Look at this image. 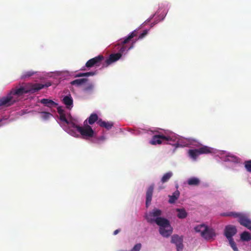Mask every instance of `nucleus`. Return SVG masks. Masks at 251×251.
I'll return each mask as SVG.
<instances>
[{"label": "nucleus", "mask_w": 251, "mask_h": 251, "mask_svg": "<svg viewBox=\"0 0 251 251\" xmlns=\"http://www.w3.org/2000/svg\"><path fill=\"white\" fill-rule=\"evenodd\" d=\"M45 87L41 83L28 84L25 86H16L12 88L7 95L0 99V106H10L18 101L23 95L34 93Z\"/></svg>", "instance_id": "1"}, {"label": "nucleus", "mask_w": 251, "mask_h": 251, "mask_svg": "<svg viewBox=\"0 0 251 251\" xmlns=\"http://www.w3.org/2000/svg\"><path fill=\"white\" fill-rule=\"evenodd\" d=\"M63 102L68 109H71L73 107V100L71 96H65L63 99Z\"/></svg>", "instance_id": "16"}, {"label": "nucleus", "mask_w": 251, "mask_h": 251, "mask_svg": "<svg viewBox=\"0 0 251 251\" xmlns=\"http://www.w3.org/2000/svg\"><path fill=\"white\" fill-rule=\"evenodd\" d=\"M41 114L42 118L44 120H47L52 116V115L48 112H42Z\"/></svg>", "instance_id": "29"}, {"label": "nucleus", "mask_w": 251, "mask_h": 251, "mask_svg": "<svg viewBox=\"0 0 251 251\" xmlns=\"http://www.w3.org/2000/svg\"><path fill=\"white\" fill-rule=\"evenodd\" d=\"M205 227L206 226L203 224L198 225L194 227V230L196 232H201V234L204 231Z\"/></svg>", "instance_id": "27"}, {"label": "nucleus", "mask_w": 251, "mask_h": 251, "mask_svg": "<svg viewBox=\"0 0 251 251\" xmlns=\"http://www.w3.org/2000/svg\"><path fill=\"white\" fill-rule=\"evenodd\" d=\"M148 34V30H144L143 32L139 36L138 39L143 38Z\"/></svg>", "instance_id": "34"}, {"label": "nucleus", "mask_w": 251, "mask_h": 251, "mask_svg": "<svg viewBox=\"0 0 251 251\" xmlns=\"http://www.w3.org/2000/svg\"><path fill=\"white\" fill-rule=\"evenodd\" d=\"M211 148L207 146H203L198 149L189 150L188 153L192 158L196 159L200 154L211 153Z\"/></svg>", "instance_id": "6"}, {"label": "nucleus", "mask_w": 251, "mask_h": 251, "mask_svg": "<svg viewBox=\"0 0 251 251\" xmlns=\"http://www.w3.org/2000/svg\"><path fill=\"white\" fill-rule=\"evenodd\" d=\"M59 119L60 120V121L61 122H64L65 124H67V125H70L72 127V125H71V124L72 123H70L68 120L67 119L66 117V115H65V114H62V115H59Z\"/></svg>", "instance_id": "28"}, {"label": "nucleus", "mask_w": 251, "mask_h": 251, "mask_svg": "<svg viewBox=\"0 0 251 251\" xmlns=\"http://www.w3.org/2000/svg\"><path fill=\"white\" fill-rule=\"evenodd\" d=\"M173 176V173L172 172H169L163 176L161 179V181L162 183L167 182Z\"/></svg>", "instance_id": "23"}, {"label": "nucleus", "mask_w": 251, "mask_h": 251, "mask_svg": "<svg viewBox=\"0 0 251 251\" xmlns=\"http://www.w3.org/2000/svg\"><path fill=\"white\" fill-rule=\"evenodd\" d=\"M95 74H96V73L93 72H89L85 73V76H92V75H95Z\"/></svg>", "instance_id": "36"}, {"label": "nucleus", "mask_w": 251, "mask_h": 251, "mask_svg": "<svg viewBox=\"0 0 251 251\" xmlns=\"http://www.w3.org/2000/svg\"><path fill=\"white\" fill-rule=\"evenodd\" d=\"M164 188H165V186H159V187H158V189H159V190H162V189H164Z\"/></svg>", "instance_id": "39"}, {"label": "nucleus", "mask_w": 251, "mask_h": 251, "mask_svg": "<svg viewBox=\"0 0 251 251\" xmlns=\"http://www.w3.org/2000/svg\"><path fill=\"white\" fill-rule=\"evenodd\" d=\"M49 86H50V84L46 85L47 87H48Z\"/></svg>", "instance_id": "40"}, {"label": "nucleus", "mask_w": 251, "mask_h": 251, "mask_svg": "<svg viewBox=\"0 0 251 251\" xmlns=\"http://www.w3.org/2000/svg\"><path fill=\"white\" fill-rule=\"evenodd\" d=\"M137 35V32L136 30H134L130 33L128 36L126 37L123 40H121L119 44L122 46L121 48H123L124 46L126 47V51H128L133 48L134 44L135 43V41L132 42L131 45L130 46L127 45L128 43H129V42L133 37H136Z\"/></svg>", "instance_id": "7"}, {"label": "nucleus", "mask_w": 251, "mask_h": 251, "mask_svg": "<svg viewBox=\"0 0 251 251\" xmlns=\"http://www.w3.org/2000/svg\"><path fill=\"white\" fill-rule=\"evenodd\" d=\"M150 143L152 145L161 144H170L176 145V140L170 136H165L163 134L154 135L150 141Z\"/></svg>", "instance_id": "3"}, {"label": "nucleus", "mask_w": 251, "mask_h": 251, "mask_svg": "<svg viewBox=\"0 0 251 251\" xmlns=\"http://www.w3.org/2000/svg\"><path fill=\"white\" fill-rule=\"evenodd\" d=\"M94 89V85L92 83H88L85 86L83 91L85 92H91Z\"/></svg>", "instance_id": "26"}, {"label": "nucleus", "mask_w": 251, "mask_h": 251, "mask_svg": "<svg viewBox=\"0 0 251 251\" xmlns=\"http://www.w3.org/2000/svg\"><path fill=\"white\" fill-rule=\"evenodd\" d=\"M120 229H116V230H115L114 231L113 234L114 235H116L117 234H118L120 232Z\"/></svg>", "instance_id": "38"}, {"label": "nucleus", "mask_w": 251, "mask_h": 251, "mask_svg": "<svg viewBox=\"0 0 251 251\" xmlns=\"http://www.w3.org/2000/svg\"><path fill=\"white\" fill-rule=\"evenodd\" d=\"M179 194V192L178 190H176L172 196H169V202L171 204L175 203L176 201L178 199Z\"/></svg>", "instance_id": "19"}, {"label": "nucleus", "mask_w": 251, "mask_h": 251, "mask_svg": "<svg viewBox=\"0 0 251 251\" xmlns=\"http://www.w3.org/2000/svg\"><path fill=\"white\" fill-rule=\"evenodd\" d=\"M88 81L87 78L76 79L71 82L72 85L80 86Z\"/></svg>", "instance_id": "21"}, {"label": "nucleus", "mask_w": 251, "mask_h": 251, "mask_svg": "<svg viewBox=\"0 0 251 251\" xmlns=\"http://www.w3.org/2000/svg\"><path fill=\"white\" fill-rule=\"evenodd\" d=\"M245 167L248 172L251 173V160L245 162Z\"/></svg>", "instance_id": "31"}, {"label": "nucleus", "mask_w": 251, "mask_h": 251, "mask_svg": "<svg viewBox=\"0 0 251 251\" xmlns=\"http://www.w3.org/2000/svg\"><path fill=\"white\" fill-rule=\"evenodd\" d=\"M57 112L59 115H62L65 114L64 109L60 106H59L57 108Z\"/></svg>", "instance_id": "35"}, {"label": "nucleus", "mask_w": 251, "mask_h": 251, "mask_svg": "<svg viewBox=\"0 0 251 251\" xmlns=\"http://www.w3.org/2000/svg\"><path fill=\"white\" fill-rule=\"evenodd\" d=\"M82 76H85V73H78V74H76V75L75 76V77H82Z\"/></svg>", "instance_id": "37"}, {"label": "nucleus", "mask_w": 251, "mask_h": 251, "mask_svg": "<svg viewBox=\"0 0 251 251\" xmlns=\"http://www.w3.org/2000/svg\"><path fill=\"white\" fill-rule=\"evenodd\" d=\"M162 211L157 208H154L151 212L146 215V219L148 222L152 223L155 222L156 218H161L160 216Z\"/></svg>", "instance_id": "8"}, {"label": "nucleus", "mask_w": 251, "mask_h": 251, "mask_svg": "<svg viewBox=\"0 0 251 251\" xmlns=\"http://www.w3.org/2000/svg\"><path fill=\"white\" fill-rule=\"evenodd\" d=\"M159 226V233L164 237H169L173 232V227L169 221L165 218H156L155 222Z\"/></svg>", "instance_id": "2"}, {"label": "nucleus", "mask_w": 251, "mask_h": 251, "mask_svg": "<svg viewBox=\"0 0 251 251\" xmlns=\"http://www.w3.org/2000/svg\"><path fill=\"white\" fill-rule=\"evenodd\" d=\"M229 244L231 247L234 251H238V248L236 247V243L233 240V239H231L228 240Z\"/></svg>", "instance_id": "32"}, {"label": "nucleus", "mask_w": 251, "mask_h": 251, "mask_svg": "<svg viewBox=\"0 0 251 251\" xmlns=\"http://www.w3.org/2000/svg\"><path fill=\"white\" fill-rule=\"evenodd\" d=\"M103 60L104 56L102 55H99L95 57L89 59L86 63L85 66L87 68H91L94 66L99 67Z\"/></svg>", "instance_id": "9"}, {"label": "nucleus", "mask_w": 251, "mask_h": 251, "mask_svg": "<svg viewBox=\"0 0 251 251\" xmlns=\"http://www.w3.org/2000/svg\"><path fill=\"white\" fill-rule=\"evenodd\" d=\"M176 211L177 212V217L179 219H184L186 218L188 215L187 212L184 208H176Z\"/></svg>", "instance_id": "18"}, {"label": "nucleus", "mask_w": 251, "mask_h": 251, "mask_svg": "<svg viewBox=\"0 0 251 251\" xmlns=\"http://www.w3.org/2000/svg\"><path fill=\"white\" fill-rule=\"evenodd\" d=\"M200 183V179L195 177H191L187 180V184L190 186H198Z\"/></svg>", "instance_id": "20"}, {"label": "nucleus", "mask_w": 251, "mask_h": 251, "mask_svg": "<svg viewBox=\"0 0 251 251\" xmlns=\"http://www.w3.org/2000/svg\"><path fill=\"white\" fill-rule=\"evenodd\" d=\"M99 120V119L98 115L96 113H93L91 114L89 117L88 118V123L90 125H93L96 121L98 122Z\"/></svg>", "instance_id": "22"}, {"label": "nucleus", "mask_w": 251, "mask_h": 251, "mask_svg": "<svg viewBox=\"0 0 251 251\" xmlns=\"http://www.w3.org/2000/svg\"><path fill=\"white\" fill-rule=\"evenodd\" d=\"M126 50V47H124L121 48L119 51L116 53L111 54L108 58L106 59L105 61L104 64H103V67H107L111 64L118 60L122 55V54Z\"/></svg>", "instance_id": "5"}, {"label": "nucleus", "mask_w": 251, "mask_h": 251, "mask_svg": "<svg viewBox=\"0 0 251 251\" xmlns=\"http://www.w3.org/2000/svg\"><path fill=\"white\" fill-rule=\"evenodd\" d=\"M238 218V222L241 225L251 230V220L247 215L240 213Z\"/></svg>", "instance_id": "10"}, {"label": "nucleus", "mask_w": 251, "mask_h": 251, "mask_svg": "<svg viewBox=\"0 0 251 251\" xmlns=\"http://www.w3.org/2000/svg\"><path fill=\"white\" fill-rule=\"evenodd\" d=\"M216 235L213 229L206 226L204 231L201 233V236L206 240H210Z\"/></svg>", "instance_id": "13"}, {"label": "nucleus", "mask_w": 251, "mask_h": 251, "mask_svg": "<svg viewBox=\"0 0 251 251\" xmlns=\"http://www.w3.org/2000/svg\"><path fill=\"white\" fill-rule=\"evenodd\" d=\"M154 189V185L152 184L150 186V187L147 189L146 192V206L148 207V205L151 203V201L152 200V196L153 194V191Z\"/></svg>", "instance_id": "14"}, {"label": "nucleus", "mask_w": 251, "mask_h": 251, "mask_svg": "<svg viewBox=\"0 0 251 251\" xmlns=\"http://www.w3.org/2000/svg\"><path fill=\"white\" fill-rule=\"evenodd\" d=\"M97 124L102 127H104L105 129L109 130L113 126V123L111 122H105L100 119L97 122Z\"/></svg>", "instance_id": "15"}, {"label": "nucleus", "mask_w": 251, "mask_h": 251, "mask_svg": "<svg viewBox=\"0 0 251 251\" xmlns=\"http://www.w3.org/2000/svg\"><path fill=\"white\" fill-rule=\"evenodd\" d=\"M240 213L236 212H227L221 214L222 216L224 217H233L234 218H238Z\"/></svg>", "instance_id": "24"}, {"label": "nucleus", "mask_w": 251, "mask_h": 251, "mask_svg": "<svg viewBox=\"0 0 251 251\" xmlns=\"http://www.w3.org/2000/svg\"><path fill=\"white\" fill-rule=\"evenodd\" d=\"M141 248V244L140 243L136 244L130 251H139Z\"/></svg>", "instance_id": "33"}, {"label": "nucleus", "mask_w": 251, "mask_h": 251, "mask_svg": "<svg viewBox=\"0 0 251 251\" xmlns=\"http://www.w3.org/2000/svg\"><path fill=\"white\" fill-rule=\"evenodd\" d=\"M237 229L233 225H228L226 226L225 229V235L229 239H233L232 237L236 233Z\"/></svg>", "instance_id": "12"}, {"label": "nucleus", "mask_w": 251, "mask_h": 251, "mask_svg": "<svg viewBox=\"0 0 251 251\" xmlns=\"http://www.w3.org/2000/svg\"><path fill=\"white\" fill-rule=\"evenodd\" d=\"M34 74V72L32 71H28L25 72L21 76L22 79L29 77Z\"/></svg>", "instance_id": "30"}, {"label": "nucleus", "mask_w": 251, "mask_h": 251, "mask_svg": "<svg viewBox=\"0 0 251 251\" xmlns=\"http://www.w3.org/2000/svg\"><path fill=\"white\" fill-rule=\"evenodd\" d=\"M241 239L242 241H249L251 239V236L249 232L244 231L241 234Z\"/></svg>", "instance_id": "25"}, {"label": "nucleus", "mask_w": 251, "mask_h": 251, "mask_svg": "<svg viewBox=\"0 0 251 251\" xmlns=\"http://www.w3.org/2000/svg\"><path fill=\"white\" fill-rule=\"evenodd\" d=\"M87 120H86L84 122V127L75 125V123H72V127L75 128L80 133V134L84 138L87 139L88 138L92 137L94 135V131L92 127L87 125Z\"/></svg>", "instance_id": "4"}, {"label": "nucleus", "mask_w": 251, "mask_h": 251, "mask_svg": "<svg viewBox=\"0 0 251 251\" xmlns=\"http://www.w3.org/2000/svg\"><path fill=\"white\" fill-rule=\"evenodd\" d=\"M40 102L49 107H55L57 105V103L54 101L48 99H43L41 100Z\"/></svg>", "instance_id": "17"}, {"label": "nucleus", "mask_w": 251, "mask_h": 251, "mask_svg": "<svg viewBox=\"0 0 251 251\" xmlns=\"http://www.w3.org/2000/svg\"><path fill=\"white\" fill-rule=\"evenodd\" d=\"M171 242L174 243L176 247L177 251H182L183 248V238L177 234H174L172 236Z\"/></svg>", "instance_id": "11"}]
</instances>
